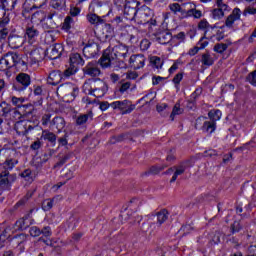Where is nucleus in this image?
I'll list each match as a JSON object with an SVG mask.
<instances>
[{
  "label": "nucleus",
  "instance_id": "bb28decb",
  "mask_svg": "<svg viewBox=\"0 0 256 256\" xmlns=\"http://www.w3.org/2000/svg\"><path fill=\"white\" fill-rule=\"evenodd\" d=\"M156 217H157L156 225L157 227H161V225L165 223L167 219H169V211H167V209H162L156 213Z\"/></svg>",
  "mask_w": 256,
  "mask_h": 256
},
{
  "label": "nucleus",
  "instance_id": "69168bd1",
  "mask_svg": "<svg viewBox=\"0 0 256 256\" xmlns=\"http://www.w3.org/2000/svg\"><path fill=\"white\" fill-rule=\"evenodd\" d=\"M169 9L172 13H174V15H177V13H179L181 11V5H179V3H172L169 5Z\"/></svg>",
  "mask_w": 256,
  "mask_h": 256
},
{
  "label": "nucleus",
  "instance_id": "7c9ffc66",
  "mask_svg": "<svg viewBox=\"0 0 256 256\" xmlns=\"http://www.w3.org/2000/svg\"><path fill=\"white\" fill-rule=\"evenodd\" d=\"M215 129H217V123L211 120H205L202 125V131L204 133H215Z\"/></svg>",
  "mask_w": 256,
  "mask_h": 256
},
{
  "label": "nucleus",
  "instance_id": "79ce46f5",
  "mask_svg": "<svg viewBox=\"0 0 256 256\" xmlns=\"http://www.w3.org/2000/svg\"><path fill=\"white\" fill-rule=\"evenodd\" d=\"M189 15L190 17H194V19H201L203 17V12H201V10H198L195 4H193V6H191V8L189 9Z\"/></svg>",
  "mask_w": 256,
  "mask_h": 256
},
{
  "label": "nucleus",
  "instance_id": "473e14b6",
  "mask_svg": "<svg viewBox=\"0 0 256 256\" xmlns=\"http://www.w3.org/2000/svg\"><path fill=\"white\" fill-rule=\"evenodd\" d=\"M13 109L14 108L11 107L10 104H7L6 102H2L0 104V117H3V119L5 120Z\"/></svg>",
  "mask_w": 256,
  "mask_h": 256
},
{
  "label": "nucleus",
  "instance_id": "338daca9",
  "mask_svg": "<svg viewBox=\"0 0 256 256\" xmlns=\"http://www.w3.org/2000/svg\"><path fill=\"white\" fill-rule=\"evenodd\" d=\"M221 243V234L219 232H216L212 239L210 240L211 245H219Z\"/></svg>",
  "mask_w": 256,
  "mask_h": 256
},
{
  "label": "nucleus",
  "instance_id": "f8f14e48",
  "mask_svg": "<svg viewBox=\"0 0 256 256\" xmlns=\"http://www.w3.org/2000/svg\"><path fill=\"white\" fill-rule=\"evenodd\" d=\"M31 114V111H29L28 113H24L21 114V112L19 110H17V108H14L10 114H8L7 118L4 119V121H6L8 127H11L13 125H15L17 123V121H19V119H21V117H27V115Z\"/></svg>",
  "mask_w": 256,
  "mask_h": 256
},
{
  "label": "nucleus",
  "instance_id": "2f4dec72",
  "mask_svg": "<svg viewBox=\"0 0 256 256\" xmlns=\"http://www.w3.org/2000/svg\"><path fill=\"white\" fill-rule=\"evenodd\" d=\"M173 39L171 32L163 31L157 36V41L160 45H167Z\"/></svg>",
  "mask_w": 256,
  "mask_h": 256
},
{
  "label": "nucleus",
  "instance_id": "6e6552de",
  "mask_svg": "<svg viewBox=\"0 0 256 256\" xmlns=\"http://www.w3.org/2000/svg\"><path fill=\"white\" fill-rule=\"evenodd\" d=\"M47 5V0H26L23 4L22 15L33 11V9H43Z\"/></svg>",
  "mask_w": 256,
  "mask_h": 256
},
{
  "label": "nucleus",
  "instance_id": "3c124183",
  "mask_svg": "<svg viewBox=\"0 0 256 256\" xmlns=\"http://www.w3.org/2000/svg\"><path fill=\"white\" fill-rule=\"evenodd\" d=\"M215 3H216V8L227 11V13L231 11V8L229 7V5L225 3V0H215Z\"/></svg>",
  "mask_w": 256,
  "mask_h": 256
},
{
  "label": "nucleus",
  "instance_id": "c85d7f7f",
  "mask_svg": "<svg viewBox=\"0 0 256 256\" xmlns=\"http://www.w3.org/2000/svg\"><path fill=\"white\" fill-rule=\"evenodd\" d=\"M41 138L44 139V141H49L51 145H55L57 143V135L49 130H43Z\"/></svg>",
  "mask_w": 256,
  "mask_h": 256
},
{
  "label": "nucleus",
  "instance_id": "e433bc0d",
  "mask_svg": "<svg viewBox=\"0 0 256 256\" xmlns=\"http://www.w3.org/2000/svg\"><path fill=\"white\" fill-rule=\"evenodd\" d=\"M201 63L204 65V67H211L215 63V60L213 57H211V54L209 52L203 53L201 56Z\"/></svg>",
  "mask_w": 256,
  "mask_h": 256
},
{
  "label": "nucleus",
  "instance_id": "bf43d9fd",
  "mask_svg": "<svg viewBox=\"0 0 256 256\" xmlns=\"http://www.w3.org/2000/svg\"><path fill=\"white\" fill-rule=\"evenodd\" d=\"M77 73V66L71 65L64 71V77H71V75H75Z\"/></svg>",
  "mask_w": 256,
  "mask_h": 256
},
{
  "label": "nucleus",
  "instance_id": "774afa93",
  "mask_svg": "<svg viewBox=\"0 0 256 256\" xmlns=\"http://www.w3.org/2000/svg\"><path fill=\"white\" fill-rule=\"evenodd\" d=\"M29 233L31 237H39V235H41V229H39L37 226H33L30 228Z\"/></svg>",
  "mask_w": 256,
  "mask_h": 256
},
{
  "label": "nucleus",
  "instance_id": "412c9836",
  "mask_svg": "<svg viewBox=\"0 0 256 256\" xmlns=\"http://www.w3.org/2000/svg\"><path fill=\"white\" fill-rule=\"evenodd\" d=\"M88 121H93V112H88L86 114H80L77 116L75 123L77 127H85Z\"/></svg>",
  "mask_w": 256,
  "mask_h": 256
},
{
  "label": "nucleus",
  "instance_id": "72a5a7b5",
  "mask_svg": "<svg viewBox=\"0 0 256 256\" xmlns=\"http://www.w3.org/2000/svg\"><path fill=\"white\" fill-rule=\"evenodd\" d=\"M6 59L8 60V63H10V66L15 67L19 61H21V58H19V54L15 52H8L6 55H4Z\"/></svg>",
  "mask_w": 256,
  "mask_h": 256
},
{
  "label": "nucleus",
  "instance_id": "5701e85b",
  "mask_svg": "<svg viewBox=\"0 0 256 256\" xmlns=\"http://www.w3.org/2000/svg\"><path fill=\"white\" fill-rule=\"evenodd\" d=\"M43 55H45V52L43 49L36 48L30 52V61L32 65H35L37 63H41V60L43 59Z\"/></svg>",
  "mask_w": 256,
  "mask_h": 256
},
{
  "label": "nucleus",
  "instance_id": "4be33fe9",
  "mask_svg": "<svg viewBox=\"0 0 256 256\" xmlns=\"http://www.w3.org/2000/svg\"><path fill=\"white\" fill-rule=\"evenodd\" d=\"M25 37L29 43H34V41H37V37H39V30L35 26H28L25 30Z\"/></svg>",
  "mask_w": 256,
  "mask_h": 256
},
{
  "label": "nucleus",
  "instance_id": "6e6d98bb",
  "mask_svg": "<svg viewBox=\"0 0 256 256\" xmlns=\"http://www.w3.org/2000/svg\"><path fill=\"white\" fill-rule=\"evenodd\" d=\"M127 137L126 134H119L118 136H112L110 139V143L113 145L115 143H121V141H125Z\"/></svg>",
  "mask_w": 256,
  "mask_h": 256
},
{
  "label": "nucleus",
  "instance_id": "680f3d73",
  "mask_svg": "<svg viewBox=\"0 0 256 256\" xmlns=\"http://www.w3.org/2000/svg\"><path fill=\"white\" fill-rule=\"evenodd\" d=\"M114 69H125V67H127V65L125 64V62L123 60L120 59H116L114 64H112V66Z\"/></svg>",
  "mask_w": 256,
  "mask_h": 256
},
{
  "label": "nucleus",
  "instance_id": "5fc2aeb1",
  "mask_svg": "<svg viewBox=\"0 0 256 256\" xmlns=\"http://www.w3.org/2000/svg\"><path fill=\"white\" fill-rule=\"evenodd\" d=\"M71 25H73V18L71 16H67L64 19L62 29H64V31H69V29H71Z\"/></svg>",
  "mask_w": 256,
  "mask_h": 256
},
{
  "label": "nucleus",
  "instance_id": "4c0bfd02",
  "mask_svg": "<svg viewBox=\"0 0 256 256\" xmlns=\"http://www.w3.org/2000/svg\"><path fill=\"white\" fill-rule=\"evenodd\" d=\"M70 63L72 66L81 65V67H83V65H85V60H83V58L81 57V54L74 53V54H71L70 56Z\"/></svg>",
  "mask_w": 256,
  "mask_h": 256
},
{
  "label": "nucleus",
  "instance_id": "a18cd8bd",
  "mask_svg": "<svg viewBox=\"0 0 256 256\" xmlns=\"http://www.w3.org/2000/svg\"><path fill=\"white\" fill-rule=\"evenodd\" d=\"M87 20L91 25H99V23H103V19H101L97 14H88Z\"/></svg>",
  "mask_w": 256,
  "mask_h": 256
},
{
  "label": "nucleus",
  "instance_id": "39448f33",
  "mask_svg": "<svg viewBox=\"0 0 256 256\" xmlns=\"http://www.w3.org/2000/svg\"><path fill=\"white\" fill-rule=\"evenodd\" d=\"M29 85H31V76L27 73H19L16 76L13 89L14 91H19V93H21V91H25Z\"/></svg>",
  "mask_w": 256,
  "mask_h": 256
},
{
  "label": "nucleus",
  "instance_id": "c756f323",
  "mask_svg": "<svg viewBox=\"0 0 256 256\" xmlns=\"http://www.w3.org/2000/svg\"><path fill=\"white\" fill-rule=\"evenodd\" d=\"M102 35L104 39H112L115 36V32L111 24H102Z\"/></svg>",
  "mask_w": 256,
  "mask_h": 256
},
{
  "label": "nucleus",
  "instance_id": "e2e57ef3",
  "mask_svg": "<svg viewBox=\"0 0 256 256\" xmlns=\"http://www.w3.org/2000/svg\"><path fill=\"white\" fill-rule=\"evenodd\" d=\"M209 27H211V25L209 24V22L207 21V19H202L199 23H198V29L200 31H205V29H209Z\"/></svg>",
  "mask_w": 256,
  "mask_h": 256
},
{
  "label": "nucleus",
  "instance_id": "0eeeda50",
  "mask_svg": "<svg viewBox=\"0 0 256 256\" xmlns=\"http://www.w3.org/2000/svg\"><path fill=\"white\" fill-rule=\"evenodd\" d=\"M110 105L112 109H119L122 115H127L132 111H135V105H133L129 100L115 101L112 102Z\"/></svg>",
  "mask_w": 256,
  "mask_h": 256
},
{
  "label": "nucleus",
  "instance_id": "393cba45",
  "mask_svg": "<svg viewBox=\"0 0 256 256\" xmlns=\"http://www.w3.org/2000/svg\"><path fill=\"white\" fill-rule=\"evenodd\" d=\"M113 49L114 55H116V58L118 59H125L129 53V48L123 44L114 46Z\"/></svg>",
  "mask_w": 256,
  "mask_h": 256
},
{
  "label": "nucleus",
  "instance_id": "aec40b11",
  "mask_svg": "<svg viewBox=\"0 0 256 256\" xmlns=\"http://www.w3.org/2000/svg\"><path fill=\"white\" fill-rule=\"evenodd\" d=\"M63 79V74L59 70H53L50 72L47 83L48 85H59L61 83V80Z\"/></svg>",
  "mask_w": 256,
  "mask_h": 256
},
{
  "label": "nucleus",
  "instance_id": "a19ab883",
  "mask_svg": "<svg viewBox=\"0 0 256 256\" xmlns=\"http://www.w3.org/2000/svg\"><path fill=\"white\" fill-rule=\"evenodd\" d=\"M165 169V166H151L149 170L145 171L142 175H157Z\"/></svg>",
  "mask_w": 256,
  "mask_h": 256
},
{
  "label": "nucleus",
  "instance_id": "9d476101",
  "mask_svg": "<svg viewBox=\"0 0 256 256\" xmlns=\"http://www.w3.org/2000/svg\"><path fill=\"white\" fill-rule=\"evenodd\" d=\"M14 129L18 135H27L28 133H31L33 129H35V126L31 124V121L22 120L17 121L14 124Z\"/></svg>",
  "mask_w": 256,
  "mask_h": 256
},
{
  "label": "nucleus",
  "instance_id": "37998d69",
  "mask_svg": "<svg viewBox=\"0 0 256 256\" xmlns=\"http://www.w3.org/2000/svg\"><path fill=\"white\" fill-rule=\"evenodd\" d=\"M20 177H22V179L28 183H33V172L31 169H25L22 173H20Z\"/></svg>",
  "mask_w": 256,
  "mask_h": 256
},
{
  "label": "nucleus",
  "instance_id": "0e129e2a",
  "mask_svg": "<svg viewBox=\"0 0 256 256\" xmlns=\"http://www.w3.org/2000/svg\"><path fill=\"white\" fill-rule=\"evenodd\" d=\"M62 171H63V175H64L65 179H67V181H69L70 179H73V170H71V168L66 166Z\"/></svg>",
  "mask_w": 256,
  "mask_h": 256
},
{
  "label": "nucleus",
  "instance_id": "dca6fc26",
  "mask_svg": "<svg viewBox=\"0 0 256 256\" xmlns=\"http://www.w3.org/2000/svg\"><path fill=\"white\" fill-rule=\"evenodd\" d=\"M25 43V36H21L18 34H10L8 37V45L11 49H19V47H23Z\"/></svg>",
  "mask_w": 256,
  "mask_h": 256
},
{
  "label": "nucleus",
  "instance_id": "09e8293b",
  "mask_svg": "<svg viewBox=\"0 0 256 256\" xmlns=\"http://www.w3.org/2000/svg\"><path fill=\"white\" fill-rule=\"evenodd\" d=\"M151 65H154L156 69H161L163 67V60L159 58V56H152L150 57Z\"/></svg>",
  "mask_w": 256,
  "mask_h": 256
},
{
  "label": "nucleus",
  "instance_id": "6ab92c4d",
  "mask_svg": "<svg viewBox=\"0 0 256 256\" xmlns=\"http://www.w3.org/2000/svg\"><path fill=\"white\" fill-rule=\"evenodd\" d=\"M99 53V45L97 43L87 44L83 48V55L87 57V59H91L95 57Z\"/></svg>",
  "mask_w": 256,
  "mask_h": 256
},
{
  "label": "nucleus",
  "instance_id": "f257e3e1",
  "mask_svg": "<svg viewBox=\"0 0 256 256\" xmlns=\"http://www.w3.org/2000/svg\"><path fill=\"white\" fill-rule=\"evenodd\" d=\"M17 165H19V153H17V150H10L9 156L2 163L0 189L9 191L11 185L17 181V174H10V171H13Z\"/></svg>",
  "mask_w": 256,
  "mask_h": 256
},
{
  "label": "nucleus",
  "instance_id": "1a4fd4ad",
  "mask_svg": "<svg viewBox=\"0 0 256 256\" xmlns=\"http://www.w3.org/2000/svg\"><path fill=\"white\" fill-rule=\"evenodd\" d=\"M138 9H137V2L135 1H128L124 5V17L128 21H135L137 17Z\"/></svg>",
  "mask_w": 256,
  "mask_h": 256
},
{
  "label": "nucleus",
  "instance_id": "f704fd0d",
  "mask_svg": "<svg viewBox=\"0 0 256 256\" xmlns=\"http://www.w3.org/2000/svg\"><path fill=\"white\" fill-rule=\"evenodd\" d=\"M58 199H62L61 196H56L52 199H46L42 202V209L43 211H51V209H53V205L54 203L58 200Z\"/></svg>",
  "mask_w": 256,
  "mask_h": 256
},
{
  "label": "nucleus",
  "instance_id": "20e7f679",
  "mask_svg": "<svg viewBox=\"0 0 256 256\" xmlns=\"http://www.w3.org/2000/svg\"><path fill=\"white\" fill-rule=\"evenodd\" d=\"M56 93L60 97L68 99V101H75V98L79 95V87L73 83H64L58 86Z\"/></svg>",
  "mask_w": 256,
  "mask_h": 256
},
{
  "label": "nucleus",
  "instance_id": "ddd939ff",
  "mask_svg": "<svg viewBox=\"0 0 256 256\" xmlns=\"http://www.w3.org/2000/svg\"><path fill=\"white\" fill-rule=\"evenodd\" d=\"M129 65L132 69H143L145 67V56L143 54L132 55L129 59Z\"/></svg>",
  "mask_w": 256,
  "mask_h": 256
},
{
  "label": "nucleus",
  "instance_id": "9b49d317",
  "mask_svg": "<svg viewBox=\"0 0 256 256\" xmlns=\"http://www.w3.org/2000/svg\"><path fill=\"white\" fill-rule=\"evenodd\" d=\"M189 167H193V162L191 160H185L181 162L178 166H174L175 172L170 180V183H175L177 181V176L183 175V173H185V170L189 169Z\"/></svg>",
  "mask_w": 256,
  "mask_h": 256
},
{
  "label": "nucleus",
  "instance_id": "f03ea898",
  "mask_svg": "<svg viewBox=\"0 0 256 256\" xmlns=\"http://www.w3.org/2000/svg\"><path fill=\"white\" fill-rule=\"evenodd\" d=\"M83 92L93 97H103L107 93V84L101 79H90L84 83Z\"/></svg>",
  "mask_w": 256,
  "mask_h": 256
},
{
  "label": "nucleus",
  "instance_id": "c03bdc74",
  "mask_svg": "<svg viewBox=\"0 0 256 256\" xmlns=\"http://www.w3.org/2000/svg\"><path fill=\"white\" fill-rule=\"evenodd\" d=\"M221 110H211L209 113H208V117L210 119V121H213L214 123H217V121H219L221 119Z\"/></svg>",
  "mask_w": 256,
  "mask_h": 256
},
{
  "label": "nucleus",
  "instance_id": "603ef678",
  "mask_svg": "<svg viewBox=\"0 0 256 256\" xmlns=\"http://www.w3.org/2000/svg\"><path fill=\"white\" fill-rule=\"evenodd\" d=\"M71 159V154H65L60 160L54 165V169H57V167H63Z\"/></svg>",
  "mask_w": 256,
  "mask_h": 256
},
{
  "label": "nucleus",
  "instance_id": "a878e982",
  "mask_svg": "<svg viewBox=\"0 0 256 256\" xmlns=\"http://www.w3.org/2000/svg\"><path fill=\"white\" fill-rule=\"evenodd\" d=\"M31 225V222H29V216H24L16 221L15 227L19 231H25V229H28V227Z\"/></svg>",
  "mask_w": 256,
  "mask_h": 256
},
{
  "label": "nucleus",
  "instance_id": "c9c22d12",
  "mask_svg": "<svg viewBox=\"0 0 256 256\" xmlns=\"http://www.w3.org/2000/svg\"><path fill=\"white\" fill-rule=\"evenodd\" d=\"M45 19H46V15H45V12L43 11H36L31 16L32 23H36V24L43 23Z\"/></svg>",
  "mask_w": 256,
  "mask_h": 256
},
{
  "label": "nucleus",
  "instance_id": "de8ad7c7",
  "mask_svg": "<svg viewBox=\"0 0 256 256\" xmlns=\"http://www.w3.org/2000/svg\"><path fill=\"white\" fill-rule=\"evenodd\" d=\"M11 67V64L4 55V57L0 59V71H7L8 69H11Z\"/></svg>",
  "mask_w": 256,
  "mask_h": 256
},
{
  "label": "nucleus",
  "instance_id": "8fccbe9b",
  "mask_svg": "<svg viewBox=\"0 0 256 256\" xmlns=\"http://www.w3.org/2000/svg\"><path fill=\"white\" fill-rule=\"evenodd\" d=\"M183 113V109L180 104H175L173 107L172 113L170 114L171 121L175 120V115H181Z\"/></svg>",
  "mask_w": 256,
  "mask_h": 256
},
{
  "label": "nucleus",
  "instance_id": "a211bd4d",
  "mask_svg": "<svg viewBox=\"0 0 256 256\" xmlns=\"http://www.w3.org/2000/svg\"><path fill=\"white\" fill-rule=\"evenodd\" d=\"M241 19V9L234 8L232 13L226 18L225 27L232 29L235 21H239Z\"/></svg>",
  "mask_w": 256,
  "mask_h": 256
},
{
  "label": "nucleus",
  "instance_id": "cd10ccee",
  "mask_svg": "<svg viewBox=\"0 0 256 256\" xmlns=\"http://www.w3.org/2000/svg\"><path fill=\"white\" fill-rule=\"evenodd\" d=\"M7 25H9L8 17L0 21V39H7V35H9V29H7Z\"/></svg>",
  "mask_w": 256,
  "mask_h": 256
},
{
  "label": "nucleus",
  "instance_id": "49530a36",
  "mask_svg": "<svg viewBox=\"0 0 256 256\" xmlns=\"http://www.w3.org/2000/svg\"><path fill=\"white\" fill-rule=\"evenodd\" d=\"M229 45L225 44V43H217L215 44L213 51H215V53H225V51H227Z\"/></svg>",
  "mask_w": 256,
  "mask_h": 256
},
{
  "label": "nucleus",
  "instance_id": "13d9d810",
  "mask_svg": "<svg viewBox=\"0 0 256 256\" xmlns=\"http://www.w3.org/2000/svg\"><path fill=\"white\" fill-rule=\"evenodd\" d=\"M242 229L241 223L238 221H234L233 224L230 226V230L232 235H235V233H239V231Z\"/></svg>",
  "mask_w": 256,
  "mask_h": 256
},
{
  "label": "nucleus",
  "instance_id": "58836bf2",
  "mask_svg": "<svg viewBox=\"0 0 256 256\" xmlns=\"http://www.w3.org/2000/svg\"><path fill=\"white\" fill-rule=\"evenodd\" d=\"M31 197H33V191H28L27 194L15 204L14 209H19V207H25L27 201H29Z\"/></svg>",
  "mask_w": 256,
  "mask_h": 256
},
{
  "label": "nucleus",
  "instance_id": "2eb2a0df",
  "mask_svg": "<svg viewBox=\"0 0 256 256\" xmlns=\"http://www.w3.org/2000/svg\"><path fill=\"white\" fill-rule=\"evenodd\" d=\"M61 53H63V45L57 43L52 46H49L46 50V55L48 59H59L61 57Z\"/></svg>",
  "mask_w": 256,
  "mask_h": 256
},
{
  "label": "nucleus",
  "instance_id": "4d7b16f0",
  "mask_svg": "<svg viewBox=\"0 0 256 256\" xmlns=\"http://www.w3.org/2000/svg\"><path fill=\"white\" fill-rule=\"evenodd\" d=\"M246 81H248L253 87H256V70L250 72L246 77Z\"/></svg>",
  "mask_w": 256,
  "mask_h": 256
},
{
  "label": "nucleus",
  "instance_id": "b1692460",
  "mask_svg": "<svg viewBox=\"0 0 256 256\" xmlns=\"http://www.w3.org/2000/svg\"><path fill=\"white\" fill-rule=\"evenodd\" d=\"M65 125H66L65 118L61 116L54 117L50 122V127L57 129L58 133H61V131L65 129Z\"/></svg>",
  "mask_w": 256,
  "mask_h": 256
},
{
  "label": "nucleus",
  "instance_id": "f3484780",
  "mask_svg": "<svg viewBox=\"0 0 256 256\" xmlns=\"http://www.w3.org/2000/svg\"><path fill=\"white\" fill-rule=\"evenodd\" d=\"M83 73L90 77H99L101 70L97 67V62H90L83 68Z\"/></svg>",
  "mask_w": 256,
  "mask_h": 256
},
{
  "label": "nucleus",
  "instance_id": "4468645a",
  "mask_svg": "<svg viewBox=\"0 0 256 256\" xmlns=\"http://www.w3.org/2000/svg\"><path fill=\"white\" fill-rule=\"evenodd\" d=\"M45 23L43 27L45 29H55L57 27V21H59V14L55 11H51L46 15Z\"/></svg>",
  "mask_w": 256,
  "mask_h": 256
},
{
  "label": "nucleus",
  "instance_id": "7ed1b4c3",
  "mask_svg": "<svg viewBox=\"0 0 256 256\" xmlns=\"http://www.w3.org/2000/svg\"><path fill=\"white\" fill-rule=\"evenodd\" d=\"M155 13L153 10L147 6H142L138 8V12L136 13V18H134L135 23L137 25H157V19L154 18Z\"/></svg>",
  "mask_w": 256,
  "mask_h": 256
},
{
  "label": "nucleus",
  "instance_id": "864d4df0",
  "mask_svg": "<svg viewBox=\"0 0 256 256\" xmlns=\"http://www.w3.org/2000/svg\"><path fill=\"white\" fill-rule=\"evenodd\" d=\"M65 0H52L51 1V5L53 7V9H58L61 10L63 8H65Z\"/></svg>",
  "mask_w": 256,
  "mask_h": 256
},
{
  "label": "nucleus",
  "instance_id": "423d86ee",
  "mask_svg": "<svg viewBox=\"0 0 256 256\" xmlns=\"http://www.w3.org/2000/svg\"><path fill=\"white\" fill-rule=\"evenodd\" d=\"M116 59L118 58L117 55H115L114 48H107L106 50H104L102 57L99 60V63L101 67L107 68L115 65Z\"/></svg>",
  "mask_w": 256,
  "mask_h": 256
},
{
  "label": "nucleus",
  "instance_id": "ea45409f",
  "mask_svg": "<svg viewBox=\"0 0 256 256\" xmlns=\"http://www.w3.org/2000/svg\"><path fill=\"white\" fill-rule=\"evenodd\" d=\"M225 13H227L226 10L216 7L212 10V18L215 19L216 21H219L223 19V17H225Z\"/></svg>",
  "mask_w": 256,
  "mask_h": 256
},
{
  "label": "nucleus",
  "instance_id": "052dcab7",
  "mask_svg": "<svg viewBox=\"0 0 256 256\" xmlns=\"http://www.w3.org/2000/svg\"><path fill=\"white\" fill-rule=\"evenodd\" d=\"M112 23H114V25H116L117 27H119V29H123L125 27V22L123 21V18H121L120 16H116L113 20Z\"/></svg>",
  "mask_w": 256,
  "mask_h": 256
}]
</instances>
